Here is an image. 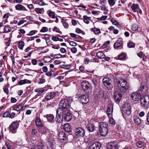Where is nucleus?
Here are the masks:
<instances>
[{
  "label": "nucleus",
  "mask_w": 149,
  "mask_h": 149,
  "mask_svg": "<svg viewBox=\"0 0 149 149\" xmlns=\"http://www.w3.org/2000/svg\"><path fill=\"white\" fill-rule=\"evenodd\" d=\"M99 124V132L100 134L102 136H105L108 131L107 123L105 122H100Z\"/></svg>",
  "instance_id": "nucleus-1"
},
{
  "label": "nucleus",
  "mask_w": 149,
  "mask_h": 149,
  "mask_svg": "<svg viewBox=\"0 0 149 149\" xmlns=\"http://www.w3.org/2000/svg\"><path fill=\"white\" fill-rule=\"evenodd\" d=\"M71 100V97H67L61 100L59 103V106L63 109V110H68L70 107V103Z\"/></svg>",
  "instance_id": "nucleus-2"
},
{
  "label": "nucleus",
  "mask_w": 149,
  "mask_h": 149,
  "mask_svg": "<svg viewBox=\"0 0 149 149\" xmlns=\"http://www.w3.org/2000/svg\"><path fill=\"white\" fill-rule=\"evenodd\" d=\"M118 88L121 91H123L125 90H127L129 88V84L127 81L124 79H121L118 81Z\"/></svg>",
  "instance_id": "nucleus-3"
},
{
  "label": "nucleus",
  "mask_w": 149,
  "mask_h": 149,
  "mask_svg": "<svg viewBox=\"0 0 149 149\" xmlns=\"http://www.w3.org/2000/svg\"><path fill=\"white\" fill-rule=\"evenodd\" d=\"M141 106L145 109L149 107V96L145 95L142 97L140 100Z\"/></svg>",
  "instance_id": "nucleus-4"
},
{
  "label": "nucleus",
  "mask_w": 149,
  "mask_h": 149,
  "mask_svg": "<svg viewBox=\"0 0 149 149\" xmlns=\"http://www.w3.org/2000/svg\"><path fill=\"white\" fill-rule=\"evenodd\" d=\"M74 132L76 135L79 137H83L85 133L84 130L80 127L76 128L74 130Z\"/></svg>",
  "instance_id": "nucleus-5"
},
{
  "label": "nucleus",
  "mask_w": 149,
  "mask_h": 149,
  "mask_svg": "<svg viewBox=\"0 0 149 149\" xmlns=\"http://www.w3.org/2000/svg\"><path fill=\"white\" fill-rule=\"evenodd\" d=\"M103 82L104 85L108 88H112V85L111 84L112 80L109 78L106 77L103 79Z\"/></svg>",
  "instance_id": "nucleus-6"
},
{
  "label": "nucleus",
  "mask_w": 149,
  "mask_h": 149,
  "mask_svg": "<svg viewBox=\"0 0 149 149\" xmlns=\"http://www.w3.org/2000/svg\"><path fill=\"white\" fill-rule=\"evenodd\" d=\"M79 99L83 104H86L89 101L88 97L86 95H83L80 96L79 97Z\"/></svg>",
  "instance_id": "nucleus-7"
},
{
  "label": "nucleus",
  "mask_w": 149,
  "mask_h": 149,
  "mask_svg": "<svg viewBox=\"0 0 149 149\" xmlns=\"http://www.w3.org/2000/svg\"><path fill=\"white\" fill-rule=\"evenodd\" d=\"M131 97L133 100L136 101H139L142 97L140 93L136 92L132 93Z\"/></svg>",
  "instance_id": "nucleus-8"
},
{
  "label": "nucleus",
  "mask_w": 149,
  "mask_h": 149,
  "mask_svg": "<svg viewBox=\"0 0 149 149\" xmlns=\"http://www.w3.org/2000/svg\"><path fill=\"white\" fill-rule=\"evenodd\" d=\"M64 114H65L64 119L66 121L68 122L72 119V114L69 110H66Z\"/></svg>",
  "instance_id": "nucleus-9"
},
{
  "label": "nucleus",
  "mask_w": 149,
  "mask_h": 149,
  "mask_svg": "<svg viewBox=\"0 0 149 149\" xmlns=\"http://www.w3.org/2000/svg\"><path fill=\"white\" fill-rule=\"evenodd\" d=\"M17 122H13L9 126V129L10 132L15 133L16 132L17 128Z\"/></svg>",
  "instance_id": "nucleus-10"
},
{
  "label": "nucleus",
  "mask_w": 149,
  "mask_h": 149,
  "mask_svg": "<svg viewBox=\"0 0 149 149\" xmlns=\"http://www.w3.org/2000/svg\"><path fill=\"white\" fill-rule=\"evenodd\" d=\"M113 97L115 102L118 103L121 100L122 97V95L121 93L117 92H116L114 93Z\"/></svg>",
  "instance_id": "nucleus-11"
},
{
  "label": "nucleus",
  "mask_w": 149,
  "mask_h": 149,
  "mask_svg": "<svg viewBox=\"0 0 149 149\" xmlns=\"http://www.w3.org/2000/svg\"><path fill=\"white\" fill-rule=\"evenodd\" d=\"M56 95V93L54 92H49L47 94L45 99L48 100L55 97Z\"/></svg>",
  "instance_id": "nucleus-12"
},
{
  "label": "nucleus",
  "mask_w": 149,
  "mask_h": 149,
  "mask_svg": "<svg viewBox=\"0 0 149 149\" xmlns=\"http://www.w3.org/2000/svg\"><path fill=\"white\" fill-rule=\"evenodd\" d=\"M125 115L127 116L130 115L131 113V107L130 104L128 103L125 105Z\"/></svg>",
  "instance_id": "nucleus-13"
},
{
  "label": "nucleus",
  "mask_w": 149,
  "mask_h": 149,
  "mask_svg": "<svg viewBox=\"0 0 149 149\" xmlns=\"http://www.w3.org/2000/svg\"><path fill=\"white\" fill-rule=\"evenodd\" d=\"M82 89L84 91H86L90 88V85L88 81H83L81 83Z\"/></svg>",
  "instance_id": "nucleus-14"
},
{
  "label": "nucleus",
  "mask_w": 149,
  "mask_h": 149,
  "mask_svg": "<svg viewBox=\"0 0 149 149\" xmlns=\"http://www.w3.org/2000/svg\"><path fill=\"white\" fill-rule=\"evenodd\" d=\"M123 44V41L122 39H119L114 43L113 46L115 48H117L118 47H122Z\"/></svg>",
  "instance_id": "nucleus-15"
},
{
  "label": "nucleus",
  "mask_w": 149,
  "mask_h": 149,
  "mask_svg": "<svg viewBox=\"0 0 149 149\" xmlns=\"http://www.w3.org/2000/svg\"><path fill=\"white\" fill-rule=\"evenodd\" d=\"M58 138L60 140L64 141L67 139V136L64 132H61L58 134Z\"/></svg>",
  "instance_id": "nucleus-16"
},
{
  "label": "nucleus",
  "mask_w": 149,
  "mask_h": 149,
  "mask_svg": "<svg viewBox=\"0 0 149 149\" xmlns=\"http://www.w3.org/2000/svg\"><path fill=\"white\" fill-rule=\"evenodd\" d=\"M47 91L46 88H37L35 90V91L37 93V95L38 96L41 95L43 92Z\"/></svg>",
  "instance_id": "nucleus-17"
},
{
  "label": "nucleus",
  "mask_w": 149,
  "mask_h": 149,
  "mask_svg": "<svg viewBox=\"0 0 149 149\" xmlns=\"http://www.w3.org/2000/svg\"><path fill=\"white\" fill-rule=\"evenodd\" d=\"M100 144L98 142H95L90 146L88 149H99L100 147Z\"/></svg>",
  "instance_id": "nucleus-18"
},
{
  "label": "nucleus",
  "mask_w": 149,
  "mask_h": 149,
  "mask_svg": "<svg viewBox=\"0 0 149 149\" xmlns=\"http://www.w3.org/2000/svg\"><path fill=\"white\" fill-rule=\"evenodd\" d=\"M113 108V106L111 105H109L108 108L107 112L109 118H111L112 116Z\"/></svg>",
  "instance_id": "nucleus-19"
},
{
  "label": "nucleus",
  "mask_w": 149,
  "mask_h": 149,
  "mask_svg": "<svg viewBox=\"0 0 149 149\" xmlns=\"http://www.w3.org/2000/svg\"><path fill=\"white\" fill-rule=\"evenodd\" d=\"M35 123L37 126L39 127H42L43 124L42 121L40 118L39 117H36Z\"/></svg>",
  "instance_id": "nucleus-20"
},
{
  "label": "nucleus",
  "mask_w": 149,
  "mask_h": 149,
  "mask_svg": "<svg viewBox=\"0 0 149 149\" xmlns=\"http://www.w3.org/2000/svg\"><path fill=\"white\" fill-rule=\"evenodd\" d=\"M46 117L48 122L52 123L54 122V116L52 114H47Z\"/></svg>",
  "instance_id": "nucleus-21"
},
{
  "label": "nucleus",
  "mask_w": 149,
  "mask_h": 149,
  "mask_svg": "<svg viewBox=\"0 0 149 149\" xmlns=\"http://www.w3.org/2000/svg\"><path fill=\"white\" fill-rule=\"evenodd\" d=\"M86 128L87 130L91 132H93L94 129V125L91 123H89L86 125Z\"/></svg>",
  "instance_id": "nucleus-22"
},
{
  "label": "nucleus",
  "mask_w": 149,
  "mask_h": 149,
  "mask_svg": "<svg viewBox=\"0 0 149 149\" xmlns=\"http://www.w3.org/2000/svg\"><path fill=\"white\" fill-rule=\"evenodd\" d=\"M99 79V77L98 76L95 75L93 76V78L92 79L93 83L94 84V86L95 88H96L97 86L98 85V81Z\"/></svg>",
  "instance_id": "nucleus-23"
},
{
  "label": "nucleus",
  "mask_w": 149,
  "mask_h": 149,
  "mask_svg": "<svg viewBox=\"0 0 149 149\" xmlns=\"http://www.w3.org/2000/svg\"><path fill=\"white\" fill-rule=\"evenodd\" d=\"M117 148L116 144L112 142L110 143L107 146V149H116Z\"/></svg>",
  "instance_id": "nucleus-24"
},
{
  "label": "nucleus",
  "mask_w": 149,
  "mask_h": 149,
  "mask_svg": "<svg viewBox=\"0 0 149 149\" xmlns=\"http://www.w3.org/2000/svg\"><path fill=\"white\" fill-rule=\"evenodd\" d=\"M64 129L65 131L68 132H70L71 131L70 125L69 123H66L64 125Z\"/></svg>",
  "instance_id": "nucleus-25"
},
{
  "label": "nucleus",
  "mask_w": 149,
  "mask_h": 149,
  "mask_svg": "<svg viewBox=\"0 0 149 149\" xmlns=\"http://www.w3.org/2000/svg\"><path fill=\"white\" fill-rule=\"evenodd\" d=\"M47 13L50 17L52 18H55L56 16L54 12H53L51 10H49L47 11Z\"/></svg>",
  "instance_id": "nucleus-26"
},
{
  "label": "nucleus",
  "mask_w": 149,
  "mask_h": 149,
  "mask_svg": "<svg viewBox=\"0 0 149 149\" xmlns=\"http://www.w3.org/2000/svg\"><path fill=\"white\" fill-rule=\"evenodd\" d=\"M22 105L21 104H19L17 106H15L13 107V109L14 110L19 111L21 110L23 108Z\"/></svg>",
  "instance_id": "nucleus-27"
},
{
  "label": "nucleus",
  "mask_w": 149,
  "mask_h": 149,
  "mask_svg": "<svg viewBox=\"0 0 149 149\" xmlns=\"http://www.w3.org/2000/svg\"><path fill=\"white\" fill-rule=\"evenodd\" d=\"M66 111V110H63V109L62 107H60L59 108H58L56 111V113L57 115H63L62 113H64Z\"/></svg>",
  "instance_id": "nucleus-28"
},
{
  "label": "nucleus",
  "mask_w": 149,
  "mask_h": 149,
  "mask_svg": "<svg viewBox=\"0 0 149 149\" xmlns=\"http://www.w3.org/2000/svg\"><path fill=\"white\" fill-rule=\"evenodd\" d=\"M91 30L93 31L95 34L98 35L101 33L100 29L96 27L91 28Z\"/></svg>",
  "instance_id": "nucleus-29"
},
{
  "label": "nucleus",
  "mask_w": 149,
  "mask_h": 149,
  "mask_svg": "<svg viewBox=\"0 0 149 149\" xmlns=\"http://www.w3.org/2000/svg\"><path fill=\"white\" fill-rule=\"evenodd\" d=\"M45 76L42 75L41 77L38 79V83L39 84H42L45 82Z\"/></svg>",
  "instance_id": "nucleus-30"
},
{
  "label": "nucleus",
  "mask_w": 149,
  "mask_h": 149,
  "mask_svg": "<svg viewBox=\"0 0 149 149\" xmlns=\"http://www.w3.org/2000/svg\"><path fill=\"white\" fill-rule=\"evenodd\" d=\"M5 115L6 117L9 116L10 118H13L15 116V113L14 112H12L10 114L8 112L5 113L4 114V116H5Z\"/></svg>",
  "instance_id": "nucleus-31"
},
{
  "label": "nucleus",
  "mask_w": 149,
  "mask_h": 149,
  "mask_svg": "<svg viewBox=\"0 0 149 149\" xmlns=\"http://www.w3.org/2000/svg\"><path fill=\"white\" fill-rule=\"evenodd\" d=\"M139 91H141L143 94H145L146 93V89L145 88V86L144 85H141L139 90Z\"/></svg>",
  "instance_id": "nucleus-32"
},
{
  "label": "nucleus",
  "mask_w": 149,
  "mask_h": 149,
  "mask_svg": "<svg viewBox=\"0 0 149 149\" xmlns=\"http://www.w3.org/2000/svg\"><path fill=\"white\" fill-rule=\"evenodd\" d=\"M57 119V121L59 123H61L63 121V115H57L56 117Z\"/></svg>",
  "instance_id": "nucleus-33"
},
{
  "label": "nucleus",
  "mask_w": 149,
  "mask_h": 149,
  "mask_svg": "<svg viewBox=\"0 0 149 149\" xmlns=\"http://www.w3.org/2000/svg\"><path fill=\"white\" fill-rule=\"evenodd\" d=\"M24 45V43L22 41H20L18 43V48L21 50H23V47Z\"/></svg>",
  "instance_id": "nucleus-34"
},
{
  "label": "nucleus",
  "mask_w": 149,
  "mask_h": 149,
  "mask_svg": "<svg viewBox=\"0 0 149 149\" xmlns=\"http://www.w3.org/2000/svg\"><path fill=\"white\" fill-rule=\"evenodd\" d=\"M96 55L97 57L100 58H104L105 55L103 53L101 52H99L97 53Z\"/></svg>",
  "instance_id": "nucleus-35"
},
{
  "label": "nucleus",
  "mask_w": 149,
  "mask_h": 149,
  "mask_svg": "<svg viewBox=\"0 0 149 149\" xmlns=\"http://www.w3.org/2000/svg\"><path fill=\"white\" fill-rule=\"evenodd\" d=\"M34 10L38 13L43 14L44 12L43 8H36Z\"/></svg>",
  "instance_id": "nucleus-36"
},
{
  "label": "nucleus",
  "mask_w": 149,
  "mask_h": 149,
  "mask_svg": "<svg viewBox=\"0 0 149 149\" xmlns=\"http://www.w3.org/2000/svg\"><path fill=\"white\" fill-rule=\"evenodd\" d=\"M67 20L66 19H61V22L63 24V26L65 28L67 29L68 27V23L66 22Z\"/></svg>",
  "instance_id": "nucleus-37"
},
{
  "label": "nucleus",
  "mask_w": 149,
  "mask_h": 149,
  "mask_svg": "<svg viewBox=\"0 0 149 149\" xmlns=\"http://www.w3.org/2000/svg\"><path fill=\"white\" fill-rule=\"evenodd\" d=\"M135 123L137 125H139L141 122V120L139 117H135L134 119Z\"/></svg>",
  "instance_id": "nucleus-38"
},
{
  "label": "nucleus",
  "mask_w": 149,
  "mask_h": 149,
  "mask_svg": "<svg viewBox=\"0 0 149 149\" xmlns=\"http://www.w3.org/2000/svg\"><path fill=\"white\" fill-rule=\"evenodd\" d=\"M38 130L40 132L43 134H45L48 131L46 127H43L41 128H39Z\"/></svg>",
  "instance_id": "nucleus-39"
},
{
  "label": "nucleus",
  "mask_w": 149,
  "mask_h": 149,
  "mask_svg": "<svg viewBox=\"0 0 149 149\" xmlns=\"http://www.w3.org/2000/svg\"><path fill=\"white\" fill-rule=\"evenodd\" d=\"M4 31L2 32V33H8L11 31V28L8 26H5L4 27Z\"/></svg>",
  "instance_id": "nucleus-40"
},
{
  "label": "nucleus",
  "mask_w": 149,
  "mask_h": 149,
  "mask_svg": "<svg viewBox=\"0 0 149 149\" xmlns=\"http://www.w3.org/2000/svg\"><path fill=\"white\" fill-rule=\"evenodd\" d=\"M131 8L134 12H136V10L138 8H139L138 5L136 4H133Z\"/></svg>",
  "instance_id": "nucleus-41"
},
{
  "label": "nucleus",
  "mask_w": 149,
  "mask_h": 149,
  "mask_svg": "<svg viewBox=\"0 0 149 149\" xmlns=\"http://www.w3.org/2000/svg\"><path fill=\"white\" fill-rule=\"evenodd\" d=\"M23 6L20 4H18L15 6L16 9L18 10H22Z\"/></svg>",
  "instance_id": "nucleus-42"
},
{
  "label": "nucleus",
  "mask_w": 149,
  "mask_h": 149,
  "mask_svg": "<svg viewBox=\"0 0 149 149\" xmlns=\"http://www.w3.org/2000/svg\"><path fill=\"white\" fill-rule=\"evenodd\" d=\"M52 31L54 32H56L59 33H62V32L60 31L59 29L56 26H54L53 28Z\"/></svg>",
  "instance_id": "nucleus-43"
},
{
  "label": "nucleus",
  "mask_w": 149,
  "mask_h": 149,
  "mask_svg": "<svg viewBox=\"0 0 149 149\" xmlns=\"http://www.w3.org/2000/svg\"><path fill=\"white\" fill-rule=\"evenodd\" d=\"M130 48L134 47L135 44L131 41H130L127 45Z\"/></svg>",
  "instance_id": "nucleus-44"
},
{
  "label": "nucleus",
  "mask_w": 149,
  "mask_h": 149,
  "mask_svg": "<svg viewBox=\"0 0 149 149\" xmlns=\"http://www.w3.org/2000/svg\"><path fill=\"white\" fill-rule=\"evenodd\" d=\"M118 58L120 60H123L125 58V56L124 54H121L118 55Z\"/></svg>",
  "instance_id": "nucleus-45"
},
{
  "label": "nucleus",
  "mask_w": 149,
  "mask_h": 149,
  "mask_svg": "<svg viewBox=\"0 0 149 149\" xmlns=\"http://www.w3.org/2000/svg\"><path fill=\"white\" fill-rule=\"evenodd\" d=\"M108 2L111 6H113L115 4V1L114 0H108Z\"/></svg>",
  "instance_id": "nucleus-46"
},
{
  "label": "nucleus",
  "mask_w": 149,
  "mask_h": 149,
  "mask_svg": "<svg viewBox=\"0 0 149 149\" xmlns=\"http://www.w3.org/2000/svg\"><path fill=\"white\" fill-rule=\"evenodd\" d=\"M143 143L141 141H138L136 143L137 146L140 148H142L143 147Z\"/></svg>",
  "instance_id": "nucleus-47"
},
{
  "label": "nucleus",
  "mask_w": 149,
  "mask_h": 149,
  "mask_svg": "<svg viewBox=\"0 0 149 149\" xmlns=\"http://www.w3.org/2000/svg\"><path fill=\"white\" fill-rule=\"evenodd\" d=\"M48 28L46 27H43L40 30V32H41L44 33L48 31Z\"/></svg>",
  "instance_id": "nucleus-48"
},
{
  "label": "nucleus",
  "mask_w": 149,
  "mask_h": 149,
  "mask_svg": "<svg viewBox=\"0 0 149 149\" xmlns=\"http://www.w3.org/2000/svg\"><path fill=\"white\" fill-rule=\"evenodd\" d=\"M51 58L50 57H45L44 58V61L45 63L50 62Z\"/></svg>",
  "instance_id": "nucleus-49"
},
{
  "label": "nucleus",
  "mask_w": 149,
  "mask_h": 149,
  "mask_svg": "<svg viewBox=\"0 0 149 149\" xmlns=\"http://www.w3.org/2000/svg\"><path fill=\"white\" fill-rule=\"evenodd\" d=\"M53 72L52 71H51L49 72H47L46 73V74L48 76L50 77V76H52L53 75L54 76H55L54 75L53 73Z\"/></svg>",
  "instance_id": "nucleus-50"
},
{
  "label": "nucleus",
  "mask_w": 149,
  "mask_h": 149,
  "mask_svg": "<svg viewBox=\"0 0 149 149\" xmlns=\"http://www.w3.org/2000/svg\"><path fill=\"white\" fill-rule=\"evenodd\" d=\"M111 21L112 23L115 25H117L118 23L116 20L113 18H112L111 19Z\"/></svg>",
  "instance_id": "nucleus-51"
},
{
  "label": "nucleus",
  "mask_w": 149,
  "mask_h": 149,
  "mask_svg": "<svg viewBox=\"0 0 149 149\" xmlns=\"http://www.w3.org/2000/svg\"><path fill=\"white\" fill-rule=\"evenodd\" d=\"M70 45L72 46H75L77 45V43L73 41H69L68 42Z\"/></svg>",
  "instance_id": "nucleus-52"
},
{
  "label": "nucleus",
  "mask_w": 149,
  "mask_h": 149,
  "mask_svg": "<svg viewBox=\"0 0 149 149\" xmlns=\"http://www.w3.org/2000/svg\"><path fill=\"white\" fill-rule=\"evenodd\" d=\"M138 29V26L135 24H133L132 26V29L133 31L137 30Z\"/></svg>",
  "instance_id": "nucleus-53"
},
{
  "label": "nucleus",
  "mask_w": 149,
  "mask_h": 149,
  "mask_svg": "<svg viewBox=\"0 0 149 149\" xmlns=\"http://www.w3.org/2000/svg\"><path fill=\"white\" fill-rule=\"evenodd\" d=\"M86 17H87L86 16V15H84L83 16V18L84 21L85 23H86V24H88L89 23V22L88 20V19H87L86 18Z\"/></svg>",
  "instance_id": "nucleus-54"
},
{
  "label": "nucleus",
  "mask_w": 149,
  "mask_h": 149,
  "mask_svg": "<svg viewBox=\"0 0 149 149\" xmlns=\"http://www.w3.org/2000/svg\"><path fill=\"white\" fill-rule=\"evenodd\" d=\"M52 48L54 49H58L60 48V46L59 45H54L52 44Z\"/></svg>",
  "instance_id": "nucleus-55"
},
{
  "label": "nucleus",
  "mask_w": 149,
  "mask_h": 149,
  "mask_svg": "<svg viewBox=\"0 0 149 149\" xmlns=\"http://www.w3.org/2000/svg\"><path fill=\"white\" fill-rule=\"evenodd\" d=\"M31 62L33 65H36L37 64V61L36 59H33L31 60Z\"/></svg>",
  "instance_id": "nucleus-56"
},
{
  "label": "nucleus",
  "mask_w": 149,
  "mask_h": 149,
  "mask_svg": "<svg viewBox=\"0 0 149 149\" xmlns=\"http://www.w3.org/2000/svg\"><path fill=\"white\" fill-rule=\"evenodd\" d=\"M10 14L9 13H6L3 16V19H6L9 16Z\"/></svg>",
  "instance_id": "nucleus-57"
},
{
  "label": "nucleus",
  "mask_w": 149,
  "mask_h": 149,
  "mask_svg": "<svg viewBox=\"0 0 149 149\" xmlns=\"http://www.w3.org/2000/svg\"><path fill=\"white\" fill-rule=\"evenodd\" d=\"M18 83L20 85H22L26 84L25 79L19 81L18 82Z\"/></svg>",
  "instance_id": "nucleus-58"
},
{
  "label": "nucleus",
  "mask_w": 149,
  "mask_h": 149,
  "mask_svg": "<svg viewBox=\"0 0 149 149\" xmlns=\"http://www.w3.org/2000/svg\"><path fill=\"white\" fill-rule=\"evenodd\" d=\"M62 56V55L60 54H55L54 55V57L56 58H61Z\"/></svg>",
  "instance_id": "nucleus-59"
},
{
  "label": "nucleus",
  "mask_w": 149,
  "mask_h": 149,
  "mask_svg": "<svg viewBox=\"0 0 149 149\" xmlns=\"http://www.w3.org/2000/svg\"><path fill=\"white\" fill-rule=\"evenodd\" d=\"M71 52L73 53H75L77 52V49L76 47H73L71 49Z\"/></svg>",
  "instance_id": "nucleus-60"
},
{
  "label": "nucleus",
  "mask_w": 149,
  "mask_h": 149,
  "mask_svg": "<svg viewBox=\"0 0 149 149\" xmlns=\"http://www.w3.org/2000/svg\"><path fill=\"white\" fill-rule=\"evenodd\" d=\"M52 40L54 41H56L58 40L59 38L56 36H53L52 38Z\"/></svg>",
  "instance_id": "nucleus-61"
},
{
  "label": "nucleus",
  "mask_w": 149,
  "mask_h": 149,
  "mask_svg": "<svg viewBox=\"0 0 149 149\" xmlns=\"http://www.w3.org/2000/svg\"><path fill=\"white\" fill-rule=\"evenodd\" d=\"M37 132V131L35 129H33L32 130L31 133L32 135L36 134Z\"/></svg>",
  "instance_id": "nucleus-62"
},
{
  "label": "nucleus",
  "mask_w": 149,
  "mask_h": 149,
  "mask_svg": "<svg viewBox=\"0 0 149 149\" xmlns=\"http://www.w3.org/2000/svg\"><path fill=\"white\" fill-rule=\"evenodd\" d=\"M110 123L112 124H114L115 123V121L112 118H111L109 120Z\"/></svg>",
  "instance_id": "nucleus-63"
},
{
  "label": "nucleus",
  "mask_w": 149,
  "mask_h": 149,
  "mask_svg": "<svg viewBox=\"0 0 149 149\" xmlns=\"http://www.w3.org/2000/svg\"><path fill=\"white\" fill-rule=\"evenodd\" d=\"M5 145H6L7 148L8 149H12V147L7 142H6Z\"/></svg>",
  "instance_id": "nucleus-64"
}]
</instances>
